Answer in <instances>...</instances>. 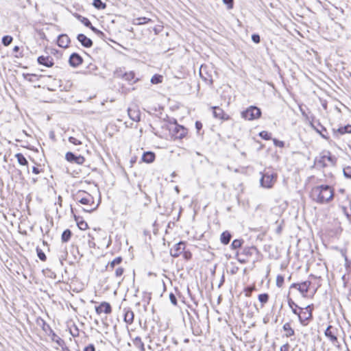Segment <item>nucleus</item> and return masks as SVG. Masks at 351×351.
<instances>
[{"label":"nucleus","mask_w":351,"mask_h":351,"mask_svg":"<svg viewBox=\"0 0 351 351\" xmlns=\"http://www.w3.org/2000/svg\"><path fill=\"white\" fill-rule=\"evenodd\" d=\"M334 196V191L328 185H320L315 186L311 191L312 199L319 204L330 202Z\"/></svg>","instance_id":"f257e3e1"},{"label":"nucleus","mask_w":351,"mask_h":351,"mask_svg":"<svg viewBox=\"0 0 351 351\" xmlns=\"http://www.w3.org/2000/svg\"><path fill=\"white\" fill-rule=\"evenodd\" d=\"M326 160H328L330 165H335L337 158L332 156L329 151H323L320 155L315 158V162L322 167H326L328 165L326 163Z\"/></svg>","instance_id":"f03ea898"},{"label":"nucleus","mask_w":351,"mask_h":351,"mask_svg":"<svg viewBox=\"0 0 351 351\" xmlns=\"http://www.w3.org/2000/svg\"><path fill=\"white\" fill-rule=\"evenodd\" d=\"M261 110L255 106H250L241 112V117L247 121L258 119L261 117Z\"/></svg>","instance_id":"7ed1b4c3"},{"label":"nucleus","mask_w":351,"mask_h":351,"mask_svg":"<svg viewBox=\"0 0 351 351\" xmlns=\"http://www.w3.org/2000/svg\"><path fill=\"white\" fill-rule=\"evenodd\" d=\"M339 332V329L332 325H329L324 331L326 337L337 348H340V343L338 340Z\"/></svg>","instance_id":"20e7f679"},{"label":"nucleus","mask_w":351,"mask_h":351,"mask_svg":"<svg viewBox=\"0 0 351 351\" xmlns=\"http://www.w3.org/2000/svg\"><path fill=\"white\" fill-rule=\"evenodd\" d=\"M169 132L174 139H182L186 135L188 130L178 124L177 121H175L174 123L170 126Z\"/></svg>","instance_id":"39448f33"},{"label":"nucleus","mask_w":351,"mask_h":351,"mask_svg":"<svg viewBox=\"0 0 351 351\" xmlns=\"http://www.w3.org/2000/svg\"><path fill=\"white\" fill-rule=\"evenodd\" d=\"M277 178V174L275 173L265 172L262 173L261 178L260 180L261 186L264 188H271L276 182Z\"/></svg>","instance_id":"423d86ee"},{"label":"nucleus","mask_w":351,"mask_h":351,"mask_svg":"<svg viewBox=\"0 0 351 351\" xmlns=\"http://www.w3.org/2000/svg\"><path fill=\"white\" fill-rule=\"evenodd\" d=\"M75 200L82 204L90 206L94 204L92 195L84 191H79L75 196Z\"/></svg>","instance_id":"0eeeda50"},{"label":"nucleus","mask_w":351,"mask_h":351,"mask_svg":"<svg viewBox=\"0 0 351 351\" xmlns=\"http://www.w3.org/2000/svg\"><path fill=\"white\" fill-rule=\"evenodd\" d=\"M298 317L302 326H307L309 321L313 318V314L311 309L309 311H304L303 308H299Z\"/></svg>","instance_id":"6e6552de"},{"label":"nucleus","mask_w":351,"mask_h":351,"mask_svg":"<svg viewBox=\"0 0 351 351\" xmlns=\"http://www.w3.org/2000/svg\"><path fill=\"white\" fill-rule=\"evenodd\" d=\"M65 158L68 162L77 165H82L85 161L84 156L81 155L76 156L71 152H69L66 154Z\"/></svg>","instance_id":"1a4fd4ad"},{"label":"nucleus","mask_w":351,"mask_h":351,"mask_svg":"<svg viewBox=\"0 0 351 351\" xmlns=\"http://www.w3.org/2000/svg\"><path fill=\"white\" fill-rule=\"evenodd\" d=\"M185 250V243L180 241L176 244L170 250L171 256L173 257H178Z\"/></svg>","instance_id":"9d476101"},{"label":"nucleus","mask_w":351,"mask_h":351,"mask_svg":"<svg viewBox=\"0 0 351 351\" xmlns=\"http://www.w3.org/2000/svg\"><path fill=\"white\" fill-rule=\"evenodd\" d=\"M83 62L82 57L77 53H73L69 58V63L72 67H77Z\"/></svg>","instance_id":"9b49d317"},{"label":"nucleus","mask_w":351,"mask_h":351,"mask_svg":"<svg viewBox=\"0 0 351 351\" xmlns=\"http://www.w3.org/2000/svg\"><path fill=\"white\" fill-rule=\"evenodd\" d=\"M37 62L46 67H51L54 64L53 58L50 56H40L37 58Z\"/></svg>","instance_id":"f8f14e48"},{"label":"nucleus","mask_w":351,"mask_h":351,"mask_svg":"<svg viewBox=\"0 0 351 351\" xmlns=\"http://www.w3.org/2000/svg\"><path fill=\"white\" fill-rule=\"evenodd\" d=\"M128 113L129 117L134 121L138 122L141 120V112L137 107L128 108Z\"/></svg>","instance_id":"ddd939ff"},{"label":"nucleus","mask_w":351,"mask_h":351,"mask_svg":"<svg viewBox=\"0 0 351 351\" xmlns=\"http://www.w3.org/2000/svg\"><path fill=\"white\" fill-rule=\"evenodd\" d=\"M95 311L99 315L101 313L109 314L112 312V307L108 302H103L99 306H95Z\"/></svg>","instance_id":"4468645a"},{"label":"nucleus","mask_w":351,"mask_h":351,"mask_svg":"<svg viewBox=\"0 0 351 351\" xmlns=\"http://www.w3.org/2000/svg\"><path fill=\"white\" fill-rule=\"evenodd\" d=\"M213 116L217 119H219L221 120H228L230 119V116L224 112L223 110L218 106L213 107Z\"/></svg>","instance_id":"2eb2a0df"},{"label":"nucleus","mask_w":351,"mask_h":351,"mask_svg":"<svg viewBox=\"0 0 351 351\" xmlns=\"http://www.w3.org/2000/svg\"><path fill=\"white\" fill-rule=\"evenodd\" d=\"M311 282L310 281H304L302 283H293L291 287L297 288L298 290L303 295L306 293L308 291Z\"/></svg>","instance_id":"dca6fc26"},{"label":"nucleus","mask_w":351,"mask_h":351,"mask_svg":"<svg viewBox=\"0 0 351 351\" xmlns=\"http://www.w3.org/2000/svg\"><path fill=\"white\" fill-rule=\"evenodd\" d=\"M77 39L84 47L90 48L93 45L92 40L84 34H79L77 36Z\"/></svg>","instance_id":"f3484780"},{"label":"nucleus","mask_w":351,"mask_h":351,"mask_svg":"<svg viewBox=\"0 0 351 351\" xmlns=\"http://www.w3.org/2000/svg\"><path fill=\"white\" fill-rule=\"evenodd\" d=\"M71 40L68 35L62 34L58 36L57 43L60 47L67 48L69 45Z\"/></svg>","instance_id":"a211bd4d"},{"label":"nucleus","mask_w":351,"mask_h":351,"mask_svg":"<svg viewBox=\"0 0 351 351\" xmlns=\"http://www.w3.org/2000/svg\"><path fill=\"white\" fill-rule=\"evenodd\" d=\"M333 134L336 138H338L339 135L351 133V125L348 124L343 127H340L338 129L332 130Z\"/></svg>","instance_id":"6ab92c4d"},{"label":"nucleus","mask_w":351,"mask_h":351,"mask_svg":"<svg viewBox=\"0 0 351 351\" xmlns=\"http://www.w3.org/2000/svg\"><path fill=\"white\" fill-rule=\"evenodd\" d=\"M36 323L38 325H39L42 329L46 332V333H50L53 332V330L51 328V326L46 323V322L42 319L41 317H38L36 320Z\"/></svg>","instance_id":"aec40b11"},{"label":"nucleus","mask_w":351,"mask_h":351,"mask_svg":"<svg viewBox=\"0 0 351 351\" xmlns=\"http://www.w3.org/2000/svg\"><path fill=\"white\" fill-rule=\"evenodd\" d=\"M258 250L255 246L245 247L243 249L242 252L240 256H245V258H248L252 256L254 252H257Z\"/></svg>","instance_id":"412c9836"},{"label":"nucleus","mask_w":351,"mask_h":351,"mask_svg":"<svg viewBox=\"0 0 351 351\" xmlns=\"http://www.w3.org/2000/svg\"><path fill=\"white\" fill-rule=\"evenodd\" d=\"M317 126L318 127H315V126L313 125V127L315 128L316 132L317 133H319L323 138H324L326 140H328L329 136H328V132H327L326 128L324 127L320 123H318Z\"/></svg>","instance_id":"4be33fe9"},{"label":"nucleus","mask_w":351,"mask_h":351,"mask_svg":"<svg viewBox=\"0 0 351 351\" xmlns=\"http://www.w3.org/2000/svg\"><path fill=\"white\" fill-rule=\"evenodd\" d=\"M204 69H203L202 66H201L199 69V75L203 81H204L206 84L209 85L213 84V79L212 76L209 75L207 72H205L204 73Z\"/></svg>","instance_id":"5701e85b"},{"label":"nucleus","mask_w":351,"mask_h":351,"mask_svg":"<svg viewBox=\"0 0 351 351\" xmlns=\"http://www.w3.org/2000/svg\"><path fill=\"white\" fill-rule=\"evenodd\" d=\"M156 155L152 152H144L142 156V160L146 163L153 162L155 160Z\"/></svg>","instance_id":"b1692460"},{"label":"nucleus","mask_w":351,"mask_h":351,"mask_svg":"<svg viewBox=\"0 0 351 351\" xmlns=\"http://www.w3.org/2000/svg\"><path fill=\"white\" fill-rule=\"evenodd\" d=\"M125 313H124V322H126L128 324H132L134 322V313L131 310H126L124 309Z\"/></svg>","instance_id":"393cba45"},{"label":"nucleus","mask_w":351,"mask_h":351,"mask_svg":"<svg viewBox=\"0 0 351 351\" xmlns=\"http://www.w3.org/2000/svg\"><path fill=\"white\" fill-rule=\"evenodd\" d=\"M341 208L348 221H351V202H348V205H343Z\"/></svg>","instance_id":"a878e982"},{"label":"nucleus","mask_w":351,"mask_h":351,"mask_svg":"<svg viewBox=\"0 0 351 351\" xmlns=\"http://www.w3.org/2000/svg\"><path fill=\"white\" fill-rule=\"evenodd\" d=\"M283 330L285 332V336L290 337L295 335L294 330L291 328L290 323L287 322L282 326Z\"/></svg>","instance_id":"bb28decb"},{"label":"nucleus","mask_w":351,"mask_h":351,"mask_svg":"<svg viewBox=\"0 0 351 351\" xmlns=\"http://www.w3.org/2000/svg\"><path fill=\"white\" fill-rule=\"evenodd\" d=\"M232 238V234L228 231H224L221 233L220 237V241L221 242L224 244L227 245L230 243Z\"/></svg>","instance_id":"cd10ccee"},{"label":"nucleus","mask_w":351,"mask_h":351,"mask_svg":"<svg viewBox=\"0 0 351 351\" xmlns=\"http://www.w3.org/2000/svg\"><path fill=\"white\" fill-rule=\"evenodd\" d=\"M133 343L140 351H145L144 343L140 337H135L133 339Z\"/></svg>","instance_id":"c85d7f7f"},{"label":"nucleus","mask_w":351,"mask_h":351,"mask_svg":"<svg viewBox=\"0 0 351 351\" xmlns=\"http://www.w3.org/2000/svg\"><path fill=\"white\" fill-rule=\"evenodd\" d=\"M288 305L291 308V311L295 315H298L299 313V308L300 306H298L297 304L295 303V302L290 298H288Z\"/></svg>","instance_id":"c756f323"},{"label":"nucleus","mask_w":351,"mask_h":351,"mask_svg":"<svg viewBox=\"0 0 351 351\" xmlns=\"http://www.w3.org/2000/svg\"><path fill=\"white\" fill-rule=\"evenodd\" d=\"M74 218L80 229L86 230L88 228V223L83 221L80 217L76 216L73 214Z\"/></svg>","instance_id":"7c9ffc66"},{"label":"nucleus","mask_w":351,"mask_h":351,"mask_svg":"<svg viewBox=\"0 0 351 351\" xmlns=\"http://www.w3.org/2000/svg\"><path fill=\"white\" fill-rule=\"evenodd\" d=\"M15 157L17 159L18 162L21 165L23 166H27L28 165V161L25 158V156L21 153H18L15 155Z\"/></svg>","instance_id":"2f4dec72"},{"label":"nucleus","mask_w":351,"mask_h":351,"mask_svg":"<svg viewBox=\"0 0 351 351\" xmlns=\"http://www.w3.org/2000/svg\"><path fill=\"white\" fill-rule=\"evenodd\" d=\"M72 235V232L69 229L65 230L61 237V240L62 242H67L70 240Z\"/></svg>","instance_id":"473e14b6"},{"label":"nucleus","mask_w":351,"mask_h":351,"mask_svg":"<svg viewBox=\"0 0 351 351\" xmlns=\"http://www.w3.org/2000/svg\"><path fill=\"white\" fill-rule=\"evenodd\" d=\"M75 17L86 27H88L89 26H90L91 23L88 18L82 16V15L78 14L75 15Z\"/></svg>","instance_id":"72a5a7b5"},{"label":"nucleus","mask_w":351,"mask_h":351,"mask_svg":"<svg viewBox=\"0 0 351 351\" xmlns=\"http://www.w3.org/2000/svg\"><path fill=\"white\" fill-rule=\"evenodd\" d=\"M93 5L98 10H103L106 8V4L101 0H93Z\"/></svg>","instance_id":"f704fd0d"},{"label":"nucleus","mask_w":351,"mask_h":351,"mask_svg":"<svg viewBox=\"0 0 351 351\" xmlns=\"http://www.w3.org/2000/svg\"><path fill=\"white\" fill-rule=\"evenodd\" d=\"M122 260L121 256L115 258L109 263L108 268L113 269L116 265H119L122 262Z\"/></svg>","instance_id":"c9c22d12"},{"label":"nucleus","mask_w":351,"mask_h":351,"mask_svg":"<svg viewBox=\"0 0 351 351\" xmlns=\"http://www.w3.org/2000/svg\"><path fill=\"white\" fill-rule=\"evenodd\" d=\"M269 298V296L267 293H261L258 295V300L262 304V306L268 302Z\"/></svg>","instance_id":"e433bc0d"},{"label":"nucleus","mask_w":351,"mask_h":351,"mask_svg":"<svg viewBox=\"0 0 351 351\" xmlns=\"http://www.w3.org/2000/svg\"><path fill=\"white\" fill-rule=\"evenodd\" d=\"M243 242V241L241 239H234L231 243V248L236 250L241 247Z\"/></svg>","instance_id":"4c0bfd02"},{"label":"nucleus","mask_w":351,"mask_h":351,"mask_svg":"<svg viewBox=\"0 0 351 351\" xmlns=\"http://www.w3.org/2000/svg\"><path fill=\"white\" fill-rule=\"evenodd\" d=\"M123 77L125 80L128 81L129 82H131L132 80H134L135 77V73L133 71L125 73Z\"/></svg>","instance_id":"58836bf2"},{"label":"nucleus","mask_w":351,"mask_h":351,"mask_svg":"<svg viewBox=\"0 0 351 351\" xmlns=\"http://www.w3.org/2000/svg\"><path fill=\"white\" fill-rule=\"evenodd\" d=\"M56 343L60 346L62 349V351H71L66 346H65V342L64 341L61 339V338H58L57 339V341H56Z\"/></svg>","instance_id":"ea45409f"},{"label":"nucleus","mask_w":351,"mask_h":351,"mask_svg":"<svg viewBox=\"0 0 351 351\" xmlns=\"http://www.w3.org/2000/svg\"><path fill=\"white\" fill-rule=\"evenodd\" d=\"M13 40V38L10 36H4L2 38V43L4 46H8L10 45Z\"/></svg>","instance_id":"a19ab883"},{"label":"nucleus","mask_w":351,"mask_h":351,"mask_svg":"<svg viewBox=\"0 0 351 351\" xmlns=\"http://www.w3.org/2000/svg\"><path fill=\"white\" fill-rule=\"evenodd\" d=\"M36 252H37V256L40 258V260H41L42 261H46L47 256H46L45 254L38 247H36Z\"/></svg>","instance_id":"79ce46f5"},{"label":"nucleus","mask_w":351,"mask_h":351,"mask_svg":"<svg viewBox=\"0 0 351 351\" xmlns=\"http://www.w3.org/2000/svg\"><path fill=\"white\" fill-rule=\"evenodd\" d=\"M136 25H143L147 23L151 19L146 17H141L135 19Z\"/></svg>","instance_id":"37998d69"},{"label":"nucleus","mask_w":351,"mask_h":351,"mask_svg":"<svg viewBox=\"0 0 351 351\" xmlns=\"http://www.w3.org/2000/svg\"><path fill=\"white\" fill-rule=\"evenodd\" d=\"M162 77L160 75H154L152 79L151 82L152 84H156L160 83L162 82Z\"/></svg>","instance_id":"c03bdc74"},{"label":"nucleus","mask_w":351,"mask_h":351,"mask_svg":"<svg viewBox=\"0 0 351 351\" xmlns=\"http://www.w3.org/2000/svg\"><path fill=\"white\" fill-rule=\"evenodd\" d=\"M259 136L265 140H269L271 138V134L267 131H262L259 133Z\"/></svg>","instance_id":"a18cd8bd"},{"label":"nucleus","mask_w":351,"mask_h":351,"mask_svg":"<svg viewBox=\"0 0 351 351\" xmlns=\"http://www.w3.org/2000/svg\"><path fill=\"white\" fill-rule=\"evenodd\" d=\"M343 171L346 178L351 179V167L348 166L344 167Z\"/></svg>","instance_id":"49530a36"},{"label":"nucleus","mask_w":351,"mask_h":351,"mask_svg":"<svg viewBox=\"0 0 351 351\" xmlns=\"http://www.w3.org/2000/svg\"><path fill=\"white\" fill-rule=\"evenodd\" d=\"M284 283V277L281 275H278L276 278V286L281 287Z\"/></svg>","instance_id":"de8ad7c7"},{"label":"nucleus","mask_w":351,"mask_h":351,"mask_svg":"<svg viewBox=\"0 0 351 351\" xmlns=\"http://www.w3.org/2000/svg\"><path fill=\"white\" fill-rule=\"evenodd\" d=\"M182 254L184 258L186 261H189L192 258V254L189 251H185V250H184V252Z\"/></svg>","instance_id":"09e8293b"},{"label":"nucleus","mask_w":351,"mask_h":351,"mask_svg":"<svg viewBox=\"0 0 351 351\" xmlns=\"http://www.w3.org/2000/svg\"><path fill=\"white\" fill-rule=\"evenodd\" d=\"M69 141L73 144V145H81L82 144V142L77 139L75 137H73V136H71L69 138Z\"/></svg>","instance_id":"8fccbe9b"},{"label":"nucleus","mask_w":351,"mask_h":351,"mask_svg":"<svg viewBox=\"0 0 351 351\" xmlns=\"http://www.w3.org/2000/svg\"><path fill=\"white\" fill-rule=\"evenodd\" d=\"M169 300L173 305L176 306L178 304L177 298L175 294H173V293H171L169 294Z\"/></svg>","instance_id":"3c124183"},{"label":"nucleus","mask_w":351,"mask_h":351,"mask_svg":"<svg viewBox=\"0 0 351 351\" xmlns=\"http://www.w3.org/2000/svg\"><path fill=\"white\" fill-rule=\"evenodd\" d=\"M124 272V269L119 267H117L116 269H115V276L117 277H121L123 274Z\"/></svg>","instance_id":"603ef678"},{"label":"nucleus","mask_w":351,"mask_h":351,"mask_svg":"<svg viewBox=\"0 0 351 351\" xmlns=\"http://www.w3.org/2000/svg\"><path fill=\"white\" fill-rule=\"evenodd\" d=\"M274 144L279 147H283L285 146V143L283 141H279L276 138L273 139Z\"/></svg>","instance_id":"864d4df0"},{"label":"nucleus","mask_w":351,"mask_h":351,"mask_svg":"<svg viewBox=\"0 0 351 351\" xmlns=\"http://www.w3.org/2000/svg\"><path fill=\"white\" fill-rule=\"evenodd\" d=\"M252 40L254 43L258 44L261 41L260 36L257 34H254L252 35Z\"/></svg>","instance_id":"5fc2aeb1"},{"label":"nucleus","mask_w":351,"mask_h":351,"mask_svg":"<svg viewBox=\"0 0 351 351\" xmlns=\"http://www.w3.org/2000/svg\"><path fill=\"white\" fill-rule=\"evenodd\" d=\"M224 4L227 5L228 9L233 8L234 0H223Z\"/></svg>","instance_id":"6e6d98bb"},{"label":"nucleus","mask_w":351,"mask_h":351,"mask_svg":"<svg viewBox=\"0 0 351 351\" xmlns=\"http://www.w3.org/2000/svg\"><path fill=\"white\" fill-rule=\"evenodd\" d=\"M84 351H95V348L93 344H89L84 348Z\"/></svg>","instance_id":"4d7b16f0"},{"label":"nucleus","mask_w":351,"mask_h":351,"mask_svg":"<svg viewBox=\"0 0 351 351\" xmlns=\"http://www.w3.org/2000/svg\"><path fill=\"white\" fill-rule=\"evenodd\" d=\"M88 237L90 238V239L88 240V245L90 247H95V242L93 241L94 240V238L93 237H91L90 234H88Z\"/></svg>","instance_id":"13d9d810"},{"label":"nucleus","mask_w":351,"mask_h":351,"mask_svg":"<svg viewBox=\"0 0 351 351\" xmlns=\"http://www.w3.org/2000/svg\"><path fill=\"white\" fill-rule=\"evenodd\" d=\"M23 76L24 79L28 80L29 82H32V80L30 78L31 76H36L35 74H29V73H23Z\"/></svg>","instance_id":"bf43d9fd"},{"label":"nucleus","mask_w":351,"mask_h":351,"mask_svg":"<svg viewBox=\"0 0 351 351\" xmlns=\"http://www.w3.org/2000/svg\"><path fill=\"white\" fill-rule=\"evenodd\" d=\"M289 347H290L289 344L288 343H287L280 347V351H289Z\"/></svg>","instance_id":"052dcab7"},{"label":"nucleus","mask_w":351,"mask_h":351,"mask_svg":"<svg viewBox=\"0 0 351 351\" xmlns=\"http://www.w3.org/2000/svg\"><path fill=\"white\" fill-rule=\"evenodd\" d=\"M195 128L197 132H199L200 130L202 128V123L199 121H196Z\"/></svg>","instance_id":"680f3d73"},{"label":"nucleus","mask_w":351,"mask_h":351,"mask_svg":"<svg viewBox=\"0 0 351 351\" xmlns=\"http://www.w3.org/2000/svg\"><path fill=\"white\" fill-rule=\"evenodd\" d=\"M49 335H51V340L53 341H55L56 343V341H57V339L60 338L55 332L53 330V332H50L49 334Z\"/></svg>","instance_id":"e2e57ef3"},{"label":"nucleus","mask_w":351,"mask_h":351,"mask_svg":"<svg viewBox=\"0 0 351 351\" xmlns=\"http://www.w3.org/2000/svg\"><path fill=\"white\" fill-rule=\"evenodd\" d=\"M97 207V206H96L95 207H93V208H82V210L84 211V212H86V213H91L92 211L95 210L96 209V208Z\"/></svg>","instance_id":"0e129e2a"},{"label":"nucleus","mask_w":351,"mask_h":351,"mask_svg":"<svg viewBox=\"0 0 351 351\" xmlns=\"http://www.w3.org/2000/svg\"><path fill=\"white\" fill-rule=\"evenodd\" d=\"M32 172L35 174H38L41 172V170L39 169L38 167H33L32 168Z\"/></svg>","instance_id":"69168bd1"},{"label":"nucleus","mask_w":351,"mask_h":351,"mask_svg":"<svg viewBox=\"0 0 351 351\" xmlns=\"http://www.w3.org/2000/svg\"><path fill=\"white\" fill-rule=\"evenodd\" d=\"M99 38H103L104 37V32H102L100 30H97V32L95 33Z\"/></svg>","instance_id":"338daca9"},{"label":"nucleus","mask_w":351,"mask_h":351,"mask_svg":"<svg viewBox=\"0 0 351 351\" xmlns=\"http://www.w3.org/2000/svg\"><path fill=\"white\" fill-rule=\"evenodd\" d=\"M99 38H103L104 37V32H102L100 30H97V32L95 33Z\"/></svg>","instance_id":"774afa93"}]
</instances>
